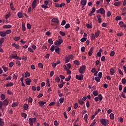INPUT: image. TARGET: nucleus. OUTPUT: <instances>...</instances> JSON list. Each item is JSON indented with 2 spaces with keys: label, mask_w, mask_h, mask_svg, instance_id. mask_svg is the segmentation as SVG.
<instances>
[{
  "label": "nucleus",
  "mask_w": 126,
  "mask_h": 126,
  "mask_svg": "<svg viewBox=\"0 0 126 126\" xmlns=\"http://www.w3.org/2000/svg\"><path fill=\"white\" fill-rule=\"evenodd\" d=\"M55 50V53L60 55V48L58 47V46H55L54 45H52L50 48V51L51 52H54Z\"/></svg>",
  "instance_id": "obj_1"
},
{
  "label": "nucleus",
  "mask_w": 126,
  "mask_h": 126,
  "mask_svg": "<svg viewBox=\"0 0 126 126\" xmlns=\"http://www.w3.org/2000/svg\"><path fill=\"white\" fill-rule=\"evenodd\" d=\"M51 21L52 22H54V23H56V25L57 27H59L61 24H60V20H59V19L57 18H54L52 19Z\"/></svg>",
  "instance_id": "obj_2"
},
{
  "label": "nucleus",
  "mask_w": 126,
  "mask_h": 126,
  "mask_svg": "<svg viewBox=\"0 0 126 126\" xmlns=\"http://www.w3.org/2000/svg\"><path fill=\"white\" fill-rule=\"evenodd\" d=\"M100 122L102 126H106L107 124H109V120L107 119H101L100 120Z\"/></svg>",
  "instance_id": "obj_3"
},
{
  "label": "nucleus",
  "mask_w": 126,
  "mask_h": 126,
  "mask_svg": "<svg viewBox=\"0 0 126 126\" xmlns=\"http://www.w3.org/2000/svg\"><path fill=\"white\" fill-rule=\"evenodd\" d=\"M86 68V65H82L80 67L79 72H80V73H82V74H83V73H84V72L85 71Z\"/></svg>",
  "instance_id": "obj_4"
},
{
  "label": "nucleus",
  "mask_w": 126,
  "mask_h": 126,
  "mask_svg": "<svg viewBox=\"0 0 126 126\" xmlns=\"http://www.w3.org/2000/svg\"><path fill=\"white\" fill-rule=\"evenodd\" d=\"M63 42V40L61 38L59 39L58 40H57L55 43L54 45L55 46H60V45H61L62 43Z\"/></svg>",
  "instance_id": "obj_5"
},
{
  "label": "nucleus",
  "mask_w": 126,
  "mask_h": 126,
  "mask_svg": "<svg viewBox=\"0 0 126 126\" xmlns=\"http://www.w3.org/2000/svg\"><path fill=\"white\" fill-rule=\"evenodd\" d=\"M97 13H100V14H105L106 13V11L104 10V8H100L99 9L96 10Z\"/></svg>",
  "instance_id": "obj_6"
},
{
  "label": "nucleus",
  "mask_w": 126,
  "mask_h": 126,
  "mask_svg": "<svg viewBox=\"0 0 126 126\" xmlns=\"http://www.w3.org/2000/svg\"><path fill=\"white\" fill-rule=\"evenodd\" d=\"M75 77L78 80H83V75H76Z\"/></svg>",
  "instance_id": "obj_7"
},
{
  "label": "nucleus",
  "mask_w": 126,
  "mask_h": 126,
  "mask_svg": "<svg viewBox=\"0 0 126 126\" xmlns=\"http://www.w3.org/2000/svg\"><path fill=\"white\" fill-rule=\"evenodd\" d=\"M25 81L26 84H27V85H30L31 82H32V80H31V79L29 78L26 79Z\"/></svg>",
  "instance_id": "obj_8"
},
{
  "label": "nucleus",
  "mask_w": 126,
  "mask_h": 126,
  "mask_svg": "<svg viewBox=\"0 0 126 126\" xmlns=\"http://www.w3.org/2000/svg\"><path fill=\"white\" fill-rule=\"evenodd\" d=\"M2 103L3 106H7L8 105V103H9V101H8V99L6 98L5 100H4L3 102Z\"/></svg>",
  "instance_id": "obj_9"
},
{
  "label": "nucleus",
  "mask_w": 126,
  "mask_h": 126,
  "mask_svg": "<svg viewBox=\"0 0 126 126\" xmlns=\"http://www.w3.org/2000/svg\"><path fill=\"white\" fill-rule=\"evenodd\" d=\"M13 59H15V60H18L19 61H21V57H18L16 53L15 54V56H12Z\"/></svg>",
  "instance_id": "obj_10"
},
{
  "label": "nucleus",
  "mask_w": 126,
  "mask_h": 126,
  "mask_svg": "<svg viewBox=\"0 0 126 126\" xmlns=\"http://www.w3.org/2000/svg\"><path fill=\"white\" fill-rule=\"evenodd\" d=\"M93 49L94 48L92 47L88 52V55L90 57H91V56H92V54H93Z\"/></svg>",
  "instance_id": "obj_11"
},
{
  "label": "nucleus",
  "mask_w": 126,
  "mask_h": 126,
  "mask_svg": "<svg viewBox=\"0 0 126 126\" xmlns=\"http://www.w3.org/2000/svg\"><path fill=\"white\" fill-rule=\"evenodd\" d=\"M0 36H1V37H5V36H6L5 31L0 32Z\"/></svg>",
  "instance_id": "obj_12"
},
{
  "label": "nucleus",
  "mask_w": 126,
  "mask_h": 126,
  "mask_svg": "<svg viewBox=\"0 0 126 126\" xmlns=\"http://www.w3.org/2000/svg\"><path fill=\"white\" fill-rule=\"evenodd\" d=\"M81 2L82 5L85 6V5H86V3H87V0H81Z\"/></svg>",
  "instance_id": "obj_13"
},
{
  "label": "nucleus",
  "mask_w": 126,
  "mask_h": 126,
  "mask_svg": "<svg viewBox=\"0 0 126 126\" xmlns=\"http://www.w3.org/2000/svg\"><path fill=\"white\" fill-rule=\"evenodd\" d=\"M11 25H5L3 26V28H4V29H9L10 28H11Z\"/></svg>",
  "instance_id": "obj_14"
},
{
  "label": "nucleus",
  "mask_w": 126,
  "mask_h": 126,
  "mask_svg": "<svg viewBox=\"0 0 126 126\" xmlns=\"http://www.w3.org/2000/svg\"><path fill=\"white\" fill-rule=\"evenodd\" d=\"M29 124L30 125V126H33V119L32 118H29Z\"/></svg>",
  "instance_id": "obj_15"
},
{
  "label": "nucleus",
  "mask_w": 126,
  "mask_h": 126,
  "mask_svg": "<svg viewBox=\"0 0 126 126\" xmlns=\"http://www.w3.org/2000/svg\"><path fill=\"white\" fill-rule=\"evenodd\" d=\"M12 46L14 47V48H15L16 49H19L20 48V46L19 45L16 44V43H13L12 44Z\"/></svg>",
  "instance_id": "obj_16"
},
{
  "label": "nucleus",
  "mask_w": 126,
  "mask_h": 126,
  "mask_svg": "<svg viewBox=\"0 0 126 126\" xmlns=\"http://www.w3.org/2000/svg\"><path fill=\"white\" fill-rule=\"evenodd\" d=\"M38 104H39V106H40V107H43V106H44V105H45V104H46V102H44L43 101H39Z\"/></svg>",
  "instance_id": "obj_17"
},
{
  "label": "nucleus",
  "mask_w": 126,
  "mask_h": 126,
  "mask_svg": "<svg viewBox=\"0 0 126 126\" xmlns=\"http://www.w3.org/2000/svg\"><path fill=\"white\" fill-rule=\"evenodd\" d=\"M114 4L115 6H119L120 5V4H122V2L121 1H117V2H114Z\"/></svg>",
  "instance_id": "obj_18"
},
{
  "label": "nucleus",
  "mask_w": 126,
  "mask_h": 126,
  "mask_svg": "<svg viewBox=\"0 0 126 126\" xmlns=\"http://www.w3.org/2000/svg\"><path fill=\"white\" fill-rule=\"evenodd\" d=\"M36 0H34L32 3V7L33 9L35 8L36 7Z\"/></svg>",
  "instance_id": "obj_19"
},
{
  "label": "nucleus",
  "mask_w": 126,
  "mask_h": 126,
  "mask_svg": "<svg viewBox=\"0 0 126 126\" xmlns=\"http://www.w3.org/2000/svg\"><path fill=\"white\" fill-rule=\"evenodd\" d=\"M6 87H10L11 86H13V83L12 82H10L8 83L6 85Z\"/></svg>",
  "instance_id": "obj_20"
},
{
  "label": "nucleus",
  "mask_w": 126,
  "mask_h": 126,
  "mask_svg": "<svg viewBox=\"0 0 126 126\" xmlns=\"http://www.w3.org/2000/svg\"><path fill=\"white\" fill-rule=\"evenodd\" d=\"M126 7H124L122 9V15H125V14H126Z\"/></svg>",
  "instance_id": "obj_21"
},
{
  "label": "nucleus",
  "mask_w": 126,
  "mask_h": 126,
  "mask_svg": "<svg viewBox=\"0 0 126 126\" xmlns=\"http://www.w3.org/2000/svg\"><path fill=\"white\" fill-rule=\"evenodd\" d=\"M70 59L69 57H65L64 58V62L65 63H69Z\"/></svg>",
  "instance_id": "obj_22"
},
{
  "label": "nucleus",
  "mask_w": 126,
  "mask_h": 126,
  "mask_svg": "<svg viewBox=\"0 0 126 126\" xmlns=\"http://www.w3.org/2000/svg\"><path fill=\"white\" fill-rule=\"evenodd\" d=\"M110 72L111 75H114V73H115V69L113 68L110 69Z\"/></svg>",
  "instance_id": "obj_23"
},
{
  "label": "nucleus",
  "mask_w": 126,
  "mask_h": 126,
  "mask_svg": "<svg viewBox=\"0 0 126 126\" xmlns=\"http://www.w3.org/2000/svg\"><path fill=\"white\" fill-rule=\"evenodd\" d=\"M119 26H120V27L123 28V27H124L125 26V23H124V22L121 21L119 23Z\"/></svg>",
  "instance_id": "obj_24"
},
{
  "label": "nucleus",
  "mask_w": 126,
  "mask_h": 126,
  "mask_svg": "<svg viewBox=\"0 0 126 126\" xmlns=\"http://www.w3.org/2000/svg\"><path fill=\"white\" fill-rule=\"evenodd\" d=\"M29 76H30V73L26 71L25 73V77H26V78H27V77H29Z\"/></svg>",
  "instance_id": "obj_25"
},
{
  "label": "nucleus",
  "mask_w": 126,
  "mask_h": 126,
  "mask_svg": "<svg viewBox=\"0 0 126 126\" xmlns=\"http://www.w3.org/2000/svg\"><path fill=\"white\" fill-rule=\"evenodd\" d=\"M29 107V106L28 105V104L26 103L24 105V109L25 110V111H27V110H28Z\"/></svg>",
  "instance_id": "obj_26"
},
{
  "label": "nucleus",
  "mask_w": 126,
  "mask_h": 126,
  "mask_svg": "<svg viewBox=\"0 0 126 126\" xmlns=\"http://www.w3.org/2000/svg\"><path fill=\"white\" fill-rule=\"evenodd\" d=\"M18 17H19V18H22V16L23 15V14H22V13H21V12H19L18 13Z\"/></svg>",
  "instance_id": "obj_27"
},
{
  "label": "nucleus",
  "mask_w": 126,
  "mask_h": 126,
  "mask_svg": "<svg viewBox=\"0 0 126 126\" xmlns=\"http://www.w3.org/2000/svg\"><path fill=\"white\" fill-rule=\"evenodd\" d=\"M94 35L96 38H97L100 35V31H97L96 32L94 33Z\"/></svg>",
  "instance_id": "obj_28"
},
{
  "label": "nucleus",
  "mask_w": 126,
  "mask_h": 126,
  "mask_svg": "<svg viewBox=\"0 0 126 126\" xmlns=\"http://www.w3.org/2000/svg\"><path fill=\"white\" fill-rule=\"evenodd\" d=\"M21 116L24 118V119H26V118H27V114L25 113H22Z\"/></svg>",
  "instance_id": "obj_29"
},
{
  "label": "nucleus",
  "mask_w": 126,
  "mask_h": 126,
  "mask_svg": "<svg viewBox=\"0 0 126 126\" xmlns=\"http://www.w3.org/2000/svg\"><path fill=\"white\" fill-rule=\"evenodd\" d=\"M74 63H75V64H76V65H80V63L77 60L74 61Z\"/></svg>",
  "instance_id": "obj_30"
},
{
  "label": "nucleus",
  "mask_w": 126,
  "mask_h": 126,
  "mask_svg": "<svg viewBox=\"0 0 126 126\" xmlns=\"http://www.w3.org/2000/svg\"><path fill=\"white\" fill-rule=\"evenodd\" d=\"M48 42L49 44H51V45H53V44H54V42L53 41V39H52V38H49L48 40Z\"/></svg>",
  "instance_id": "obj_31"
},
{
  "label": "nucleus",
  "mask_w": 126,
  "mask_h": 126,
  "mask_svg": "<svg viewBox=\"0 0 126 126\" xmlns=\"http://www.w3.org/2000/svg\"><path fill=\"white\" fill-rule=\"evenodd\" d=\"M3 125H4V122L2 121V119L0 118V126H3Z\"/></svg>",
  "instance_id": "obj_32"
},
{
  "label": "nucleus",
  "mask_w": 126,
  "mask_h": 126,
  "mask_svg": "<svg viewBox=\"0 0 126 126\" xmlns=\"http://www.w3.org/2000/svg\"><path fill=\"white\" fill-rule=\"evenodd\" d=\"M93 94L94 96H98V91H94L93 92Z\"/></svg>",
  "instance_id": "obj_33"
},
{
  "label": "nucleus",
  "mask_w": 126,
  "mask_h": 126,
  "mask_svg": "<svg viewBox=\"0 0 126 126\" xmlns=\"http://www.w3.org/2000/svg\"><path fill=\"white\" fill-rule=\"evenodd\" d=\"M22 30L23 31H26V27H25V24L23 23H22Z\"/></svg>",
  "instance_id": "obj_34"
},
{
  "label": "nucleus",
  "mask_w": 126,
  "mask_h": 126,
  "mask_svg": "<svg viewBox=\"0 0 126 126\" xmlns=\"http://www.w3.org/2000/svg\"><path fill=\"white\" fill-rule=\"evenodd\" d=\"M16 106H18V103H17V102H14L12 104V108H14L15 107H16Z\"/></svg>",
  "instance_id": "obj_35"
},
{
  "label": "nucleus",
  "mask_w": 126,
  "mask_h": 126,
  "mask_svg": "<svg viewBox=\"0 0 126 126\" xmlns=\"http://www.w3.org/2000/svg\"><path fill=\"white\" fill-rule=\"evenodd\" d=\"M1 100H3L5 99V95L3 94H1L0 95Z\"/></svg>",
  "instance_id": "obj_36"
},
{
  "label": "nucleus",
  "mask_w": 126,
  "mask_h": 126,
  "mask_svg": "<svg viewBox=\"0 0 126 126\" xmlns=\"http://www.w3.org/2000/svg\"><path fill=\"white\" fill-rule=\"evenodd\" d=\"M100 78H99V77H95V80H96L97 82H100V81H101V79Z\"/></svg>",
  "instance_id": "obj_37"
},
{
  "label": "nucleus",
  "mask_w": 126,
  "mask_h": 126,
  "mask_svg": "<svg viewBox=\"0 0 126 126\" xmlns=\"http://www.w3.org/2000/svg\"><path fill=\"white\" fill-rule=\"evenodd\" d=\"M119 20H122V17L120 16H118L116 17V21H119Z\"/></svg>",
  "instance_id": "obj_38"
},
{
  "label": "nucleus",
  "mask_w": 126,
  "mask_h": 126,
  "mask_svg": "<svg viewBox=\"0 0 126 126\" xmlns=\"http://www.w3.org/2000/svg\"><path fill=\"white\" fill-rule=\"evenodd\" d=\"M78 102L79 103V104H80V105H83V104H84V101H82V100L81 99H79L78 101Z\"/></svg>",
  "instance_id": "obj_39"
},
{
  "label": "nucleus",
  "mask_w": 126,
  "mask_h": 126,
  "mask_svg": "<svg viewBox=\"0 0 126 126\" xmlns=\"http://www.w3.org/2000/svg\"><path fill=\"white\" fill-rule=\"evenodd\" d=\"M110 118L111 120H114V119H115V116H114V114L111 113L110 115Z\"/></svg>",
  "instance_id": "obj_40"
},
{
  "label": "nucleus",
  "mask_w": 126,
  "mask_h": 126,
  "mask_svg": "<svg viewBox=\"0 0 126 126\" xmlns=\"http://www.w3.org/2000/svg\"><path fill=\"white\" fill-rule=\"evenodd\" d=\"M71 78V76L69 75L68 77L66 78L65 80V81H69L70 80V79Z\"/></svg>",
  "instance_id": "obj_41"
},
{
  "label": "nucleus",
  "mask_w": 126,
  "mask_h": 126,
  "mask_svg": "<svg viewBox=\"0 0 126 126\" xmlns=\"http://www.w3.org/2000/svg\"><path fill=\"white\" fill-rule=\"evenodd\" d=\"M64 101V98H61L59 99V102L61 104H63V102Z\"/></svg>",
  "instance_id": "obj_42"
},
{
  "label": "nucleus",
  "mask_w": 126,
  "mask_h": 126,
  "mask_svg": "<svg viewBox=\"0 0 126 126\" xmlns=\"http://www.w3.org/2000/svg\"><path fill=\"white\" fill-rule=\"evenodd\" d=\"M4 71H5V72H6V71L8 70L7 67H5V66L3 65L2 66Z\"/></svg>",
  "instance_id": "obj_43"
},
{
  "label": "nucleus",
  "mask_w": 126,
  "mask_h": 126,
  "mask_svg": "<svg viewBox=\"0 0 126 126\" xmlns=\"http://www.w3.org/2000/svg\"><path fill=\"white\" fill-rule=\"evenodd\" d=\"M87 40V38L83 37L80 39L81 42H85Z\"/></svg>",
  "instance_id": "obj_44"
},
{
  "label": "nucleus",
  "mask_w": 126,
  "mask_h": 126,
  "mask_svg": "<svg viewBox=\"0 0 126 126\" xmlns=\"http://www.w3.org/2000/svg\"><path fill=\"white\" fill-rule=\"evenodd\" d=\"M84 118L85 122H87V119H88V115L87 114H85Z\"/></svg>",
  "instance_id": "obj_45"
},
{
  "label": "nucleus",
  "mask_w": 126,
  "mask_h": 126,
  "mask_svg": "<svg viewBox=\"0 0 126 126\" xmlns=\"http://www.w3.org/2000/svg\"><path fill=\"white\" fill-rule=\"evenodd\" d=\"M12 31L10 30H7L6 31H5V32L6 34H10V33H11Z\"/></svg>",
  "instance_id": "obj_46"
},
{
  "label": "nucleus",
  "mask_w": 126,
  "mask_h": 126,
  "mask_svg": "<svg viewBox=\"0 0 126 126\" xmlns=\"http://www.w3.org/2000/svg\"><path fill=\"white\" fill-rule=\"evenodd\" d=\"M55 81H56V82H60V81H61V79H60V77L58 76H57L56 78H55Z\"/></svg>",
  "instance_id": "obj_47"
},
{
  "label": "nucleus",
  "mask_w": 126,
  "mask_h": 126,
  "mask_svg": "<svg viewBox=\"0 0 126 126\" xmlns=\"http://www.w3.org/2000/svg\"><path fill=\"white\" fill-rule=\"evenodd\" d=\"M11 15V14L8 13V14L6 15L5 16V19H8V18H9V17Z\"/></svg>",
  "instance_id": "obj_48"
},
{
  "label": "nucleus",
  "mask_w": 126,
  "mask_h": 126,
  "mask_svg": "<svg viewBox=\"0 0 126 126\" xmlns=\"http://www.w3.org/2000/svg\"><path fill=\"white\" fill-rule=\"evenodd\" d=\"M118 72L121 74V75H124V73H123V71L120 68H118Z\"/></svg>",
  "instance_id": "obj_49"
},
{
  "label": "nucleus",
  "mask_w": 126,
  "mask_h": 126,
  "mask_svg": "<svg viewBox=\"0 0 126 126\" xmlns=\"http://www.w3.org/2000/svg\"><path fill=\"white\" fill-rule=\"evenodd\" d=\"M28 51L29 52H31V53H34L35 51L32 49L31 47L28 48Z\"/></svg>",
  "instance_id": "obj_50"
},
{
  "label": "nucleus",
  "mask_w": 126,
  "mask_h": 126,
  "mask_svg": "<svg viewBox=\"0 0 126 126\" xmlns=\"http://www.w3.org/2000/svg\"><path fill=\"white\" fill-rule=\"evenodd\" d=\"M122 83H123V84H126V78H124L122 79Z\"/></svg>",
  "instance_id": "obj_51"
},
{
  "label": "nucleus",
  "mask_w": 126,
  "mask_h": 126,
  "mask_svg": "<svg viewBox=\"0 0 126 126\" xmlns=\"http://www.w3.org/2000/svg\"><path fill=\"white\" fill-rule=\"evenodd\" d=\"M38 66L40 68H43V63H39L38 64Z\"/></svg>",
  "instance_id": "obj_52"
},
{
  "label": "nucleus",
  "mask_w": 126,
  "mask_h": 126,
  "mask_svg": "<svg viewBox=\"0 0 126 126\" xmlns=\"http://www.w3.org/2000/svg\"><path fill=\"white\" fill-rule=\"evenodd\" d=\"M65 23H66V22L65 21V20H63L61 23L62 26H63V25H65Z\"/></svg>",
  "instance_id": "obj_53"
},
{
  "label": "nucleus",
  "mask_w": 126,
  "mask_h": 126,
  "mask_svg": "<svg viewBox=\"0 0 126 126\" xmlns=\"http://www.w3.org/2000/svg\"><path fill=\"white\" fill-rule=\"evenodd\" d=\"M86 26L87 28H89V29H91V28H92L93 27L92 25H90V24H87Z\"/></svg>",
  "instance_id": "obj_54"
},
{
  "label": "nucleus",
  "mask_w": 126,
  "mask_h": 126,
  "mask_svg": "<svg viewBox=\"0 0 126 126\" xmlns=\"http://www.w3.org/2000/svg\"><path fill=\"white\" fill-rule=\"evenodd\" d=\"M59 33L61 36H65V33L63 32L60 31Z\"/></svg>",
  "instance_id": "obj_55"
},
{
  "label": "nucleus",
  "mask_w": 126,
  "mask_h": 126,
  "mask_svg": "<svg viewBox=\"0 0 126 126\" xmlns=\"http://www.w3.org/2000/svg\"><path fill=\"white\" fill-rule=\"evenodd\" d=\"M70 60H73V58H74V56L72 54H70L68 55V57Z\"/></svg>",
  "instance_id": "obj_56"
},
{
  "label": "nucleus",
  "mask_w": 126,
  "mask_h": 126,
  "mask_svg": "<svg viewBox=\"0 0 126 126\" xmlns=\"http://www.w3.org/2000/svg\"><path fill=\"white\" fill-rule=\"evenodd\" d=\"M4 42V38H1L0 39V44H3Z\"/></svg>",
  "instance_id": "obj_57"
},
{
  "label": "nucleus",
  "mask_w": 126,
  "mask_h": 126,
  "mask_svg": "<svg viewBox=\"0 0 126 126\" xmlns=\"http://www.w3.org/2000/svg\"><path fill=\"white\" fill-rule=\"evenodd\" d=\"M14 64V63L13 62H10L9 64V67H12Z\"/></svg>",
  "instance_id": "obj_58"
},
{
  "label": "nucleus",
  "mask_w": 126,
  "mask_h": 126,
  "mask_svg": "<svg viewBox=\"0 0 126 126\" xmlns=\"http://www.w3.org/2000/svg\"><path fill=\"white\" fill-rule=\"evenodd\" d=\"M98 99H99L100 101H102L103 99V96H102V94H100L98 95Z\"/></svg>",
  "instance_id": "obj_59"
},
{
  "label": "nucleus",
  "mask_w": 126,
  "mask_h": 126,
  "mask_svg": "<svg viewBox=\"0 0 126 126\" xmlns=\"http://www.w3.org/2000/svg\"><path fill=\"white\" fill-rule=\"evenodd\" d=\"M81 51L82 53H84V52H85V47L84 46H83L81 47Z\"/></svg>",
  "instance_id": "obj_60"
},
{
  "label": "nucleus",
  "mask_w": 126,
  "mask_h": 126,
  "mask_svg": "<svg viewBox=\"0 0 126 126\" xmlns=\"http://www.w3.org/2000/svg\"><path fill=\"white\" fill-rule=\"evenodd\" d=\"M64 27L65 29H68V28H69V27H70V25H69V24H66Z\"/></svg>",
  "instance_id": "obj_61"
},
{
  "label": "nucleus",
  "mask_w": 126,
  "mask_h": 126,
  "mask_svg": "<svg viewBox=\"0 0 126 126\" xmlns=\"http://www.w3.org/2000/svg\"><path fill=\"white\" fill-rule=\"evenodd\" d=\"M14 40L16 41H19V40H20V37H14Z\"/></svg>",
  "instance_id": "obj_62"
},
{
  "label": "nucleus",
  "mask_w": 126,
  "mask_h": 126,
  "mask_svg": "<svg viewBox=\"0 0 126 126\" xmlns=\"http://www.w3.org/2000/svg\"><path fill=\"white\" fill-rule=\"evenodd\" d=\"M66 65L67 66V69H69L70 68H71V64L70 63H67Z\"/></svg>",
  "instance_id": "obj_63"
},
{
  "label": "nucleus",
  "mask_w": 126,
  "mask_h": 126,
  "mask_svg": "<svg viewBox=\"0 0 126 126\" xmlns=\"http://www.w3.org/2000/svg\"><path fill=\"white\" fill-rule=\"evenodd\" d=\"M54 125L56 126H59V123H58V121L57 120H55L54 122Z\"/></svg>",
  "instance_id": "obj_64"
}]
</instances>
